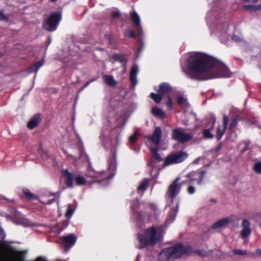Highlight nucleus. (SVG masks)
I'll return each mask as SVG.
<instances>
[{
	"label": "nucleus",
	"mask_w": 261,
	"mask_h": 261,
	"mask_svg": "<svg viewBox=\"0 0 261 261\" xmlns=\"http://www.w3.org/2000/svg\"><path fill=\"white\" fill-rule=\"evenodd\" d=\"M232 39L234 40L235 42H240L241 41L242 39L239 37L238 36L236 35H233L232 37Z\"/></svg>",
	"instance_id": "a18cd8bd"
},
{
	"label": "nucleus",
	"mask_w": 261,
	"mask_h": 261,
	"mask_svg": "<svg viewBox=\"0 0 261 261\" xmlns=\"http://www.w3.org/2000/svg\"><path fill=\"white\" fill-rule=\"evenodd\" d=\"M230 219L228 218H225L218 220L213 225L214 229H221L225 227L230 222Z\"/></svg>",
	"instance_id": "dca6fc26"
},
{
	"label": "nucleus",
	"mask_w": 261,
	"mask_h": 261,
	"mask_svg": "<svg viewBox=\"0 0 261 261\" xmlns=\"http://www.w3.org/2000/svg\"><path fill=\"white\" fill-rule=\"evenodd\" d=\"M109 170H110L111 172H113L112 176L114 175V171L115 170L116 168V161L115 159L112 160L111 162L109 161Z\"/></svg>",
	"instance_id": "7c9ffc66"
},
{
	"label": "nucleus",
	"mask_w": 261,
	"mask_h": 261,
	"mask_svg": "<svg viewBox=\"0 0 261 261\" xmlns=\"http://www.w3.org/2000/svg\"><path fill=\"white\" fill-rule=\"evenodd\" d=\"M211 11H212V12H215L216 9L215 8H213Z\"/></svg>",
	"instance_id": "bf43d9fd"
},
{
	"label": "nucleus",
	"mask_w": 261,
	"mask_h": 261,
	"mask_svg": "<svg viewBox=\"0 0 261 261\" xmlns=\"http://www.w3.org/2000/svg\"><path fill=\"white\" fill-rule=\"evenodd\" d=\"M188 156V154L186 151H179L171 153L166 158L164 163V165L166 166L171 164L181 163L185 161Z\"/></svg>",
	"instance_id": "423d86ee"
},
{
	"label": "nucleus",
	"mask_w": 261,
	"mask_h": 261,
	"mask_svg": "<svg viewBox=\"0 0 261 261\" xmlns=\"http://www.w3.org/2000/svg\"><path fill=\"white\" fill-rule=\"evenodd\" d=\"M43 65V61L42 60L40 61L34 65H31L28 69V72L31 73L35 72L36 73L39 69Z\"/></svg>",
	"instance_id": "5701e85b"
},
{
	"label": "nucleus",
	"mask_w": 261,
	"mask_h": 261,
	"mask_svg": "<svg viewBox=\"0 0 261 261\" xmlns=\"http://www.w3.org/2000/svg\"><path fill=\"white\" fill-rule=\"evenodd\" d=\"M203 136L205 139H210L214 137V135L210 129H205L202 132Z\"/></svg>",
	"instance_id": "c756f323"
},
{
	"label": "nucleus",
	"mask_w": 261,
	"mask_h": 261,
	"mask_svg": "<svg viewBox=\"0 0 261 261\" xmlns=\"http://www.w3.org/2000/svg\"><path fill=\"white\" fill-rule=\"evenodd\" d=\"M177 103L183 107H187L188 104L187 99L182 95H179L178 96L177 99Z\"/></svg>",
	"instance_id": "a878e982"
},
{
	"label": "nucleus",
	"mask_w": 261,
	"mask_h": 261,
	"mask_svg": "<svg viewBox=\"0 0 261 261\" xmlns=\"http://www.w3.org/2000/svg\"><path fill=\"white\" fill-rule=\"evenodd\" d=\"M215 120H216V118H215L214 119V122H213V123H215Z\"/></svg>",
	"instance_id": "0e129e2a"
},
{
	"label": "nucleus",
	"mask_w": 261,
	"mask_h": 261,
	"mask_svg": "<svg viewBox=\"0 0 261 261\" xmlns=\"http://www.w3.org/2000/svg\"><path fill=\"white\" fill-rule=\"evenodd\" d=\"M212 201H213V202H216L215 200H213Z\"/></svg>",
	"instance_id": "338daca9"
},
{
	"label": "nucleus",
	"mask_w": 261,
	"mask_h": 261,
	"mask_svg": "<svg viewBox=\"0 0 261 261\" xmlns=\"http://www.w3.org/2000/svg\"><path fill=\"white\" fill-rule=\"evenodd\" d=\"M55 201V199H51L47 202V204H51Z\"/></svg>",
	"instance_id": "603ef678"
},
{
	"label": "nucleus",
	"mask_w": 261,
	"mask_h": 261,
	"mask_svg": "<svg viewBox=\"0 0 261 261\" xmlns=\"http://www.w3.org/2000/svg\"><path fill=\"white\" fill-rule=\"evenodd\" d=\"M211 14H212V12H210V13H208V15H211Z\"/></svg>",
	"instance_id": "69168bd1"
},
{
	"label": "nucleus",
	"mask_w": 261,
	"mask_h": 261,
	"mask_svg": "<svg viewBox=\"0 0 261 261\" xmlns=\"http://www.w3.org/2000/svg\"><path fill=\"white\" fill-rule=\"evenodd\" d=\"M90 84V82L89 81L86 83L84 85L83 87L82 88V90L84 89V88L88 86Z\"/></svg>",
	"instance_id": "de8ad7c7"
},
{
	"label": "nucleus",
	"mask_w": 261,
	"mask_h": 261,
	"mask_svg": "<svg viewBox=\"0 0 261 261\" xmlns=\"http://www.w3.org/2000/svg\"><path fill=\"white\" fill-rule=\"evenodd\" d=\"M162 130L159 126L155 127V130L152 136H148V139L150 140L151 143L155 146V147H150V150L152 153V157L148 163V166L152 169L150 172V175L152 177L156 176V173L158 172V169L156 168V163L154 159L158 162H161L163 160V158L158 153L159 150V145L160 144L161 138Z\"/></svg>",
	"instance_id": "f03ea898"
},
{
	"label": "nucleus",
	"mask_w": 261,
	"mask_h": 261,
	"mask_svg": "<svg viewBox=\"0 0 261 261\" xmlns=\"http://www.w3.org/2000/svg\"><path fill=\"white\" fill-rule=\"evenodd\" d=\"M142 48H138V52L140 53L141 51Z\"/></svg>",
	"instance_id": "052dcab7"
},
{
	"label": "nucleus",
	"mask_w": 261,
	"mask_h": 261,
	"mask_svg": "<svg viewBox=\"0 0 261 261\" xmlns=\"http://www.w3.org/2000/svg\"><path fill=\"white\" fill-rule=\"evenodd\" d=\"M205 174L206 171L201 169L192 171L186 175V179L184 183H192L196 181L198 185H201Z\"/></svg>",
	"instance_id": "0eeeda50"
},
{
	"label": "nucleus",
	"mask_w": 261,
	"mask_h": 261,
	"mask_svg": "<svg viewBox=\"0 0 261 261\" xmlns=\"http://www.w3.org/2000/svg\"><path fill=\"white\" fill-rule=\"evenodd\" d=\"M255 253L257 254L261 255V249H256L255 250Z\"/></svg>",
	"instance_id": "09e8293b"
},
{
	"label": "nucleus",
	"mask_w": 261,
	"mask_h": 261,
	"mask_svg": "<svg viewBox=\"0 0 261 261\" xmlns=\"http://www.w3.org/2000/svg\"><path fill=\"white\" fill-rule=\"evenodd\" d=\"M198 254H199L200 256H204L206 254V252L205 251H198Z\"/></svg>",
	"instance_id": "49530a36"
},
{
	"label": "nucleus",
	"mask_w": 261,
	"mask_h": 261,
	"mask_svg": "<svg viewBox=\"0 0 261 261\" xmlns=\"http://www.w3.org/2000/svg\"><path fill=\"white\" fill-rule=\"evenodd\" d=\"M260 227H261V223L260 224Z\"/></svg>",
	"instance_id": "774afa93"
},
{
	"label": "nucleus",
	"mask_w": 261,
	"mask_h": 261,
	"mask_svg": "<svg viewBox=\"0 0 261 261\" xmlns=\"http://www.w3.org/2000/svg\"><path fill=\"white\" fill-rule=\"evenodd\" d=\"M250 222L247 220L245 219L242 223V226L243 229L241 231V236L243 239H245L249 237L251 232V230L250 228Z\"/></svg>",
	"instance_id": "ddd939ff"
},
{
	"label": "nucleus",
	"mask_w": 261,
	"mask_h": 261,
	"mask_svg": "<svg viewBox=\"0 0 261 261\" xmlns=\"http://www.w3.org/2000/svg\"><path fill=\"white\" fill-rule=\"evenodd\" d=\"M179 178L176 179L170 185L166 193L168 198L172 199L175 197L179 193L181 189V185L178 184Z\"/></svg>",
	"instance_id": "9b49d317"
},
{
	"label": "nucleus",
	"mask_w": 261,
	"mask_h": 261,
	"mask_svg": "<svg viewBox=\"0 0 261 261\" xmlns=\"http://www.w3.org/2000/svg\"><path fill=\"white\" fill-rule=\"evenodd\" d=\"M171 87L168 83H163L159 86V88L157 90L158 92L162 95L168 93L171 90Z\"/></svg>",
	"instance_id": "aec40b11"
},
{
	"label": "nucleus",
	"mask_w": 261,
	"mask_h": 261,
	"mask_svg": "<svg viewBox=\"0 0 261 261\" xmlns=\"http://www.w3.org/2000/svg\"><path fill=\"white\" fill-rule=\"evenodd\" d=\"M138 137V135L137 133H136L134 135H132L129 137V143L132 145H133L134 144H135L137 140Z\"/></svg>",
	"instance_id": "ea45409f"
},
{
	"label": "nucleus",
	"mask_w": 261,
	"mask_h": 261,
	"mask_svg": "<svg viewBox=\"0 0 261 261\" xmlns=\"http://www.w3.org/2000/svg\"><path fill=\"white\" fill-rule=\"evenodd\" d=\"M254 171L258 174L261 173V162L255 163L253 167Z\"/></svg>",
	"instance_id": "4c0bfd02"
},
{
	"label": "nucleus",
	"mask_w": 261,
	"mask_h": 261,
	"mask_svg": "<svg viewBox=\"0 0 261 261\" xmlns=\"http://www.w3.org/2000/svg\"><path fill=\"white\" fill-rule=\"evenodd\" d=\"M199 160H200V158L196 159L194 161L195 163H196V164L198 163Z\"/></svg>",
	"instance_id": "6e6d98bb"
},
{
	"label": "nucleus",
	"mask_w": 261,
	"mask_h": 261,
	"mask_svg": "<svg viewBox=\"0 0 261 261\" xmlns=\"http://www.w3.org/2000/svg\"><path fill=\"white\" fill-rule=\"evenodd\" d=\"M160 236L154 226L145 230L144 233L138 234V240L140 243L139 248H143L149 245H153L160 241Z\"/></svg>",
	"instance_id": "20e7f679"
},
{
	"label": "nucleus",
	"mask_w": 261,
	"mask_h": 261,
	"mask_svg": "<svg viewBox=\"0 0 261 261\" xmlns=\"http://www.w3.org/2000/svg\"><path fill=\"white\" fill-rule=\"evenodd\" d=\"M129 15L137 31L138 32L140 41L142 43V38L143 35V31L141 24L140 17L139 14L134 10L129 12Z\"/></svg>",
	"instance_id": "9d476101"
},
{
	"label": "nucleus",
	"mask_w": 261,
	"mask_h": 261,
	"mask_svg": "<svg viewBox=\"0 0 261 261\" xmlns=\"http://www.w3.org/2000/svg\"><path fill=\"white\" fill-rule=\"evenodd\" d=\"M151 98L157 103L161 102L162 99V95L161 93H151L150 94Z\"/></svg>",
	"instance_id": "bb28decb"
},
{
	"label": "nucleus",
	"mask_w": 261,
	"mask_h": 261,
	"mask_svg": "<svg viewBox=\"0 0 261 261\" xmlns=\"http://www.w3.org/2000/svg\"><path fill=\"white\" fill-rule=\"evenodd\" d=\"M62 243L64 246V251L67 252L75 243L77 238L73 233L69 234L66 236L61 237Z\"/></svg>",
	"instance_id": "f8f14e48"
},
{
	"label": "nucleus",
	"mask_w": 261,
	"mask_h": 261,
	"mask_svg": "<svg viewBox=\"0 0 261 261\" xmlns=\"http://www.w3.org/2000/svg\"><path fill=\"white\" fill-rule=\"evenodd\" d=\"M36 261H44V259L41 257H38L37 258Z\"/></svg>",
	"instance_id": "864d4df0"
},
{
	"label": "nucleus",
	"mask_w": 261,
	"mask_h": 261,
	"mask_svg": "<svg viewBox=\"0 0 261 261\" xmlns=\"http://www.w3.org/2000/svg\"><path fill=\"white\" fill-rule=\"evenodd\" d=\"M17 224H21L24 226H31V222L27 219H22L20 221L16 222Z\"/></svg>",
	"instance_id": "c9c22d12"
},
{
	"label": "nucleus",
	"mask_w": 261,
	"mask_h": 261,
	"mask_svg": "<svg viewBox=\"0 0 261 261\" xmlns=\"http://www.w3.org/2000/svg\"><path fill=\"white\" fill-rule=\"evenodd\" d=\"M96 79H97V78H94V79H91V80L89 81V82H90V83H91L95 81Z\"/></svg>",
	"instance_id": "4d7b16f0"
},
{
	"label": "nucleus",
	"mask_w": 261,
	"mask_h": 261,
	"mask_svg": "<svg viewBox=\"0 0 261 261\" xmlns=\"http://www.w3.org/2000/svg\"><path fill=\"white\" fill-rule=\"evenodd\" d=\"M227 117L226 115H224L223 119V125L219 126L217 129L216 138L218 140H220L222 138L225 132L226 126L227 125Z\"/></svg>",
	"instance_id": "4468645a"
},
{
	"label": "nucleus",
	"mask_w": 261,
	"mask_h": 261,
	"mask_svg": "<svg viewBox=\"0 0 261 261\" xmlns=\"http://www.w3.org/2000/svg\"><path fill=\"white\" fill-rule=\"evenodd\" d=\"M250 256H254L255 255V253H250L249 254Z\"/></svg>",
	"instance_id": "13d9d810"
},
{
	"label": "nucleus",
	"mask_w": 261,
	"mask_h": 261,
	"mask_svg": "<svg viewBox=\"0 0 261 261\" xmlns=\"http://www.w3.org/2000/svg\"><path fill=\"white\" fill-rule=\"evenodd\" d=\"M75 210V206L72 204H68V208L66 213V217L70 218L74 212Z\"/></svg>",
	"instance_id": "cd10ccee"
},
{
	"label": "nucleus",
	"mask_w": 261,
	"mask_h": 261,
	"mask_svg": "<svg viewBox=\"0 0 261 261\" xmlns=\"http://www.w3.org/2000/svg\"><path fill=\"white\" fill-rule=\"evenodd\" d=\"M191 251V249L189 246H183L181 244H179L163 249L159 253V260L160 261H165L174 259Z\"/></svg>",
	"instance_id": "7ed1b4c3"
},
{
	"label": "nucleus",
	"mask_w": 261,
	"mask_h": 261,
	"mask_svg": "<svg viewBox=\"0 0 261 261\" xmlns=\"http://www.w3.org/2000/svg\"><path fill=\"white\" fill-rule=\"evenodd\" d=\"M103 177H104V178H106V180H107H107H109L110 178H111L112 177H112H107V176H103Z\"/></svg>",
	"instance_id": "5fc2aeb1"
},
{
	"label": "nucleus",
	"mask_w": 261,
	"mask_h": 261,
	"mask_svg": "<svg viewBox=\"0 0 261 261\" xmlns=\"http://www.w3.org/2000/svg\"><path fill=\"white\" fill-rule=\"evenodd\" d=\"M149 181L147 179H144L138 187V191H145L148 186Z\"/></svg>",
	"instance_id": "393cba45"
},
{
	"label": "nucleus",
	"mask_w": 261,
	"mask_h": 261,
	"mask_svg": "<svg viewBox=\"0 0 261 261\" xmlns=\"http://www.w3.org/2000/svg\"><path fill=\"white\" fill-rule=\"evenodd\" d=\"M48 39H49V40H48V44H49L50 43V42H51V39H49V38Z\"/></svg>",
	"instance_id": "680f3d73"
},
{
	"label": "nucleus",
	"mask_w": 261,
	"mask_h": 261,
	"mask_svg": "<svg viewBox=\"0 0 261 261\" xmlns=\"http://www.w3.org/2000/svg\"><path fill=\"white\" fill-rule=\"evenodd\" d=\"M178 204L177 203L176 205V207L175 208H172L165 222L166 224H169L170 223L173 222L174 221L176 217L177 213L178 212Z\"/></svg>",
	"instance_id": "f3484780"
},
{
	"label": "nucleus",
	"mask_w": 261,
	"mask_h": 261,
	"mask_svg": "<svg viewBox=\"0 0 261 261\" xmlns=\"http://www.w3.org/2000/svg\"><path fill=\"white\" fill-rule=\"evenodd\" d=\"M232 252L234 254L237 255H246L248 254L246 250L242 249H235L232 250Z\"/></svg>",
	"instance_id": "72a5a7b5"
},
{
	"label": "nucleus",
	"mask_w": 261,
	"mask_h": 261,
	"mask_svg": "<svg viewBox=\"0 0 261 261\" xmlns=\"http://www.w3.org/2000/svg\"><path fill=\"white\" fill-rule=\"evenodd\" d=\"M51 1L52 2H56L57 0H51Z\"/></svg>",
	"instance_id": "e2e57ef3"
},
{
	"label": "nucleus",
	"mask_w": 261,
	"mask_h": 261,
	"mask_svg": "<svg viewBox=\"0 0 261 261\" xmlns=\"http://www.w3.org/2000/svg\"><path fill=\"white\" fill-rule=\"evenodd\" d=\"M23 193L25 197L29 200H32L36 198L35 195L32 194L28 189L23 190Z\"/></svg>",
	"instance_id": "473e14b6"
},
{
	"label": "nucleus",
	"mask_w": 261,
	"mask_h": 261,
	"mask_svg": "<svg viewBox=\"0 0 261 261\" xmlns=\"http://www.w3.org/2000/svg\"><path fill=\"white\" fill-rule=\"evenodd\" d=\"M222 147V144L220 143L217 147V151H218Z\"/></svg>",
	"instance_id": "3c124183"
},
{
	"label": "nucleus",
	"mask_w": 261,
	"mask_h": 261,
	"mask_svg": "<svg viewBox=\"0 0 261 261\" xmlns=\"http://www.w3.org/2000/svg\"><path fill=\"white\" fill-rule=\"evenodd\" d=\"M41 120V115L36 114L34 116L28 123V127L30 129H33L39 123Z\"/></svg>",
	"instance_id": "a211bd4d"
},
{
	"label": "nucleus",
	"mask_w": 261,
	"mask_h": 261,
	"mask_svg": "<svg viewBox=\"0 0 261 261\" xmlns=\"http://www.w3.org/2000/svg\"><path fill=\"white\" fill-rule=\"evenodd\" d=\"M138 205H139V202L137 200H136L134 202V204L131 205V208H132L133 213H137L138 214V215L139 216H140V214L137 210V207L138 206Z\"/></svg>",
	"instance_id": "58836bf2"
},
{
	"label": "nucleus",
	"mask_w": 261,
	"mask_h": 261,
	"mask_svg": "<svg viewBox=\"0 0 261 261\" xmlns=\"http://www.w3.org/2000/svg\"><path fill=\"white\" fill-rule=\"evenodd\" d=\"M104 172L98 173L93 170H89L86 173V176L88 177H91L93 179V182H99L101 183L102 181L98 179V178L100 176H103Z\"/></svg>",
	"instance_id": "6ab92c4d"
},
{
	"label": "nucleus",
	"mask_w": 261,
	"mask_h": 261,
	"mask_svg": "<svg viewBox=\"0 0 261 261\" xmlns=\"http://www.w3.org/2000/svg\"><path fill=\"white\" fill-rule=\"evenodd\" d=\"M102 78L105 83L110 86H115L116 84V81L112 75L105 74Z\"/></svg>",
	"instance_id": "4be33fe9"
},
{
	"label": "nucleus",
	"mask_w": 261,
	"mask_h": 261,
	"mask_svg": "<svg viewBox=\"0 0 261 261\" xmlns=\"http://www.w3.org/2000/svg\"><path fill=\"white\" fill-rule=\"evenodd\" d=\"M168 101L167 102V106L169 110H171L172 109V100H171V97L169 96H168Z\"/></svg>",
	"instance_id": "79ce46f5"
},
{
	"label": "nucleus",
	"mask_w": 261,
	"mask_h": 261,
	"mask_svg": "<svg viewBox=\"0 0 261 261\" xmlns=\"http://www.w3.org/2000/svg\"><path fill=\"white\" fill-rule=\"evenodd\" d=\"M0 261H8L5 256L4 254L0 250Z\"/></svg>",
	"instance_id": "c03bdc74"
},
{
	"label": "nucleus",
	"mask_w": 261,
	"mask_h": 261,
	"mask_svg": "<svg viewBox=\"0 0 261 261\" xmlns=\"http://www.w3.org/2000/svg\"><path fill=\"white\" fill-rule=\"evenodd\" d=\"M0 20H4V21H7L8 20V17L6 15H5L3 12L1 10H0Z\"/></svg>",
	"instance_id": "a19ab883"
},
{
	"label": "nucleus",
	"mask_w": 261,
	"mask_h": 261,
	"mask_svg": "<svg viewBox=\"0 0 261 261\" xmlns=\"http://www.w3.org/2000/svg\"><path fill=\"white\" fill-rule=\"evenodd\" d=\"M244 8L248 11H254L261 10V5L253 6V5H244Z\"/></svg>",
	"instance_id": "c85d7f7f"
},
{
	"label": "nucleus",
	"mask_w": 261,
	"mask_h": 261,
	"mask_svg": "<svg viewBox=\"0 0 261 261\" xmlns=\"http://www.w3.org/2000/svg\"><path fill=\"white\" fill-rule=\"evenodd\" d=\"M63 175L66 178V185L70 188L73 187V179L75 180L76 185L77 186H83L87 182L86 179L83 176L79 175L74 178L72 174L69 173L67 170H63Z\"/></svg>",
	"instance_id": "6e6552de"
},
{
	"label": "nucleus",
	"mask_w": 261,
	"mask_h": 261,
	"mask_svg": "<svg viewBox=\"0 0 261 261\" xmlns=\"http://www.w3.org/2000/svg\"><path fill=\"white\" fill-rule=\"evenodd\" d=\"M238 123V119L236 118H232L231 119V122L229 125V128L233 129V128H235L237 126Z\"/></svg>",
	"instance_id": "e433bc0d"
},
{
	"label": "nucleus",
	"mask_w": 261,
	"mask_h": 261,
	"mask_svg": "<svg viewBox=\"0 0 261 261\" xmlns=\"http://www.w3.org/2000/svg\"><path fill=\"white\" fill-rule=\"evenodd\" d=\"M61 19V15L60 13H53L45 21L44 25L45 29L50 32L56 30Z\"/></svg>",
	"instance_id": "1a4fd4ad"
},
{
	"label": "nucleus",
	"mask_w": 261,
	"mask_h": 261,
	"mask_svg": "<svg viewBox=\"0 0 261 261\" xmlns=\"http://www.w3.org/2000/svg\"><path fill=\"white\" fill-rule=\"evenodd\" d=\"M120 16V12L119 11L113 12L112 13V17L113 18L119 17Z\"/></svg>",
	"instance_id": "37998d69"
},
{
	"label": "nucleus",
	"mask_w": 261,
	"mask_h": 261,
	"mask_svg": "<svg viewBox=\"0 0 261 261\" xmlns=\"http://www.w3.org/2000/svg\"><path fill=\"white\" fill-rule=\"evenodd\" d=\"M124 35L126 37H129L132 38H136V35L134 33L133 30L131 29H127L124 32Z\"/></svg>",
	"instance_id": "f704fd0d"
},
{
	"label": "nucleus",
	"mask_w": 261,
	"mask_h": 261,
	"mask_svg": "<svg viewBox=\"0 0 261 261\" xmlns=\"http://www.w3.org/2000/svg\"><path fill=\"white\" fill-rule=\"evenodd\" d=\"M184 181L182 182V184H184ZM189 184L188 188L187 189V193L190 195H193L196 192V188L193 185L192 183H187Z\"/></svg>",
	"instance_id": "2f4dec72"
},
{
	"label": "nucleus",
	"mask_w": 261,
	"mask_h": 261,
	"mask_svg": "<svg viewBox=\"0 0 261 261\" xmlns=\"http://www.w3.org/2000/svg\"><path fill=\"white\" fill-rule=\"evenodd\" d=\"M152 113L154 116L160 118H164L165 116L164 111L157 107H154L152 109Z\"/></svg>",
	"instance_id": "b1692460"
},
{
	"label": "nucleus",
	"mask_w": 261,
	"mask_h": 261,
	"mask_svg": "<svg viewBox=\"0 0 261 261\" xmlns=\"http://www.w3.org/2000/svg\"><path fill=\"white\" fill-rule=\"evenodd\" d=\"M172 138L177 142L184 143L191 140L193 137L192 133H186L181 127L175 128L172 130Z\"/></svg>",
	"instance_id": "39448f33"
},
{
	"label": "nucleus",
	"mask_w": 261,
	"mask_h": 261,
	"mask_svg": "<svg viewBox=\"0 0 261 261\" xmlns=\"http://www.w3.org/2000/svg\"><path fill=\"white\" fill-rule=\"evenodd\" d=\"M49 196H55V197H59V195L57 193H50Z\"/></svg>",
	"instance_id": "8fccbe9b"
},
{
	"label": "nucleus",
	"mask_w": 261,
	"mask_h": 261,
	"mask_svg": "<svg viewBox=\"0 0 261 261\" xmlns=\"http://www.w3.org/2000/svg\"><path fill=\"white\" fill-rule=\"evenodd\" d=\"M186 74L195 80L229 77L231 73L228 67L213 58L201 53H192L187 60Z\"/></svg>",
	"instance_id": "f257e3e1"
},
{
	"label": "nucleus",
	"mask_w": 261,
	"mask_h": 261,
	"mask_svg": "<svg viewBox=\"0 0 261 261\" xmlns=\"http://www.w3.org/2000/svg\"><path fill=\"white\" fill-rule=\"evenodd\" d=\"M139 71V68L137 65H135L132 68L129 79L132 83V85L135 86L137 84V75Z\"/></svg>",
	"instance_id": "2eb2a0df"
},
{
	"label": "nucleus",
	"mask_w": 261,
	"mask_h": 261,
	"mask_svg": "<svg viewBox=\"0 0 261 261\" xmlns=\"http://www.w3.org/2000/svg\"><path fill=\"white\" fill-rule=\"evenodd\" d=\"M112 59L114 61H118L121 63L124 67V69H126L127 59L125 56L121 54H114L112 56Z\"/></svg>",
	"instance_id": "412c9836"
}]
</instances>
